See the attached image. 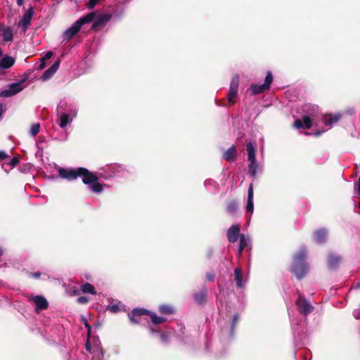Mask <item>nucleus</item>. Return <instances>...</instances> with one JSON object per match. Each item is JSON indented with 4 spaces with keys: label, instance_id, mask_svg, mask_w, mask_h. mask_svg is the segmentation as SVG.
I'll list each match as a JSON object with an SVG mask.
<instances>
[{
    "label": "nucleus",
    "instance_id": "f257e3e1",
    "mask_svg": "<svg viewBox=\"0 0 360 360\" xmlns=\"http://www.w3.org/2000/svg\"><path fill=\"white\" fill-rule=\"evenodd\" d=\"M59 176L68 181L76 179L78 176L82 177V181L85 184L93 182L97 179V176L89 172L84 167H79L77 169H64L60 168L58 170Z\"/></svg>",
    "mask_w": 360,
    "mask_h": 360
},
{
    "label": "nucleus",
    "instance_id": "f03ea898",
    "mask_svg": "<svg viewBox=\"0 0 360 360\" xmlns=\"http://www.w3.org/2000/svg\"><path fill=\"white\" fill-rule=\"evenodd\" d=\"M306 257L307 250L305 248H300L298 252L294 256L292 271L298 278L304 276L307 272L308 267L304 263Z\"/></svg>",
    "mask_w": 360,
    "mask_h": 360
},
{
    "label": "nucleus",
    "instance_id": "7ed1b4c3",
    "mask_svg": "<svg viewBox=\"0 0 360 360\" xmlns=\"http://www.w3.org/2000/svg\"><path fill=\"white\" fill-rule=\"evenodd\" d=\"M95 17V13L91 12L77 20L69 29L63 33L64 40H69L75 36L86 23L91 22Z\"/></svg>",
    "mask_w": 360,
    "mask_h": 360
},
{
    "label": "nucleus",
    "instance_id": "20e7f679",
    "mask_svg": "<svg viewBox=\"0 0 360 360\" xmlns=\"http://www.w3.org/2000/svg\"><path fill=\"white\" fill-rule=\"evenodd\" d=\"M67 108L68 103L66 101H61L58 105V111L60 113L58 120V125L63 129H65L66 126L72 122L73 117L77 115L76 110L71 109L69 112H63L66 110Z\"/></svg>",
    "mask_w": 360,
    "mask_h": 360
},
{
    "label": "nucleus",
    "instance_id": "39448f33",
    "mask_svg": "<svg viewBox=\"0 0 360 360\" xmlns=\"http://www.w3.org/2000/svg\"><path fill=\"white\" fill-rule=\"evenodd\" d=\"M86 349L91 355V360H103V353L98 339L89 338Z\"/></svg>",
    "mask_w": 360,
    "mask_h": 360
},
{
    "label": "nucleus",
    "instance_id": "423d86ee",
    "mask_svg": "<svg viewBox=\"0 0 360 360\" xmlns=\"http://www.w3.org/2000/svg\"><path fill=\"white\" fill-rule=\"evenodd\" d=\"M143 314H149L153 323L159 324L165 321V319L162 316H157L155 313L149 312L145 309H134L131 314H129V318L132 323H137L139 320L136 316H140Z\"/></svg>",
    "mask_w": 360,
    "mask_h": 360
},
{
    "label": "nucleus",
    "instance_id": "0eeeda50",
    "mask_svg": "<svg viewBox=\"0 0 360 360\" xmlns=\"http://www.w3.org/2000/svg\"><path fill=\"white\" fill-rule=\"evenodd\" d=\"M238 83L239 77L238 75H235L234 77H233L231 79L229 91L228 93V101L231 105H232L234 103L235 98L238 95Z\"/></svg>",
    "mask_w": 360,
    "mask_h": 360
},
{
    "label": "nucleus",
    "instance_id": "6e6552de",
    "mask_svg": "<svg viewBox=\"0 0 360 360\" xmlns=\"http://www.w3.org/2000/svg\"><path fill=\"white\" fill-rule=\"evenodd\" d=\"M295 304L300 312L305 316L311 313L314 309L312 305L302 295H299Z\"/></svg>",
    "mask_w": 360,
    "mask_h": 360
},
{
    "label": "nucleus",
    "instance_id": "1a4fd4ad",
    "mask_svg": "<svg viewBox=\"0 0 360 360\" xmlns=\"http://www.w3.org/2000/svg\"><path fill=\"white\" fill-rule=\"evenodd\" d=\"M23 89L22 82H18L11 84L7 89L1 91V96L11 97L13 96Z\"/></svg>",
    "mask_w": 360,
    "mask_h": 360
},
{
    "label": "nucleus",
    "instance_id": "9d476101",
    "mask_svg": "<svg viewBox=\"0 0 360 360\" xmlns=\"http://www.w3.org/2000/svg\"><path fill=\"white\" fill-rule=\"evenodd\" d=\"M33 13L34 8L33 7H30L28 8L27 12L24 14L22 19L20 20L19 22V26L22 27L23 31H25L30 26Z\"/></svg>",
    "mask_w": 360,
    "mask_h": 360
},
{
    "label": "nucleus",
    "instance_id": "9b49d317",
    "mask_svg": "<svg viewBox=\"0 0 360 360\" xmlns=\"http://www.w3.org/2000/svg\"><path fill=\"white\" fill-rule=\"evenodd\" d=\"M31 300L36 306L37 311H42L48 307L47 300L42 296H34L31 297Z\"/></svg>",
    "mask_w": 360,
    "mask_h": 360
},
{
    "label": "nucleus",
    "instance_id": "f8f14e48",
    "mask_svg": "<svg viewBox=\"0 0 360 360\" xmlns=\"http://www.w3.org/2000/svg\"><path fill=\"white\" fill-rule=\"evenodd\" d=\"M239 233V226L232 225L227 231L228 240L231 243H235L238 238Z\"/></svg>",
    "mask_w": 360,
    "mask_h": 360
},
{
    "label": "nucleus",
    "instance_id": "ddd939ff",
    "mask_svg": "<svg viewBox=\"0 0 360 360\" xmlns=\"http://www.w3.org/2000/svg\"><path fill=\"white\" fill-rule=\"evenodd\" d=\"M0 30L2 31V38L4 43L11 42L13 39V30L0 24Z\"/></svg>",
    "mask_w": 360,
    "mask_h": 360
},
{
    "label": "nucleus",
    "instance_id": "4468645a",
    "mask_svg": "<svg viewBox=\"0 0 360 360\" xmlns=\"http://www.w3.org/2000/svg\"><path fill=\"white\" fill-rule=\"evenodd\" d=\"M312 126V122L309 116H304L302 120L297 119L294 122V127L297 129H309Z\"/></svg>",
    "mask_w": 360,
    "mask_h": 360
},
{
    "label": "nucleus",
    "instance_id": "2eb2a0df",
    "mask_svg": "<svg viewBox=\"0 0 360 360\" xmlns=\"http://www.w3.org/2000/svg\"><path fill=\"white\" fill-rule=\"evenodd\" d=\"M59 65V60L55 62L51 68H49L44 72V74L41 76V79L44 81L50 79L53 75V74L58 70Z\"/></svg>",
    "mask_w": 360,
    "mask_h": 360
},
{
    "label": "nucleus",
    "instance_id": "dca6fc26",
    "mask_svg": "<svg viewBox=\"0 0 360 360\" xmlns=\"http://www.w3.org/2000/svg\"><path fill=\"white\" fill-rule=\"evenodd\" d=\"M246 211L252 214L254 210L253 205V186L252 184L250 185L248 192V202L246 205Z\"/></svg>",
    "mask_w": 360,
    "mask_h": 360
},
{
    "label": "nucleus",
    "instance_id": "f3484780",
    "mask_svg": "<svg viewBox=\"0 0 360 360\" xmlns=\"http://www.w3.org/2000/svg\"><path fill=\"white\" fill-rule=\"evenodd\" d=\"M14 63L15 59L13 57L6 56L0 60V70L10 68Z\"/></svg>",
    "mask_w": 360,
    "mask_h": 360
},
{
    "label": "nucleus",
    "instance_id": "a211bd4d",
    "mask_svg": "<svg viewBox=\"0 0 360 360\" xmlns=\"http://www.w3.org/2000/svg\"><path fill=\"white\" fill-rule=\"evenodd\" d=\"M340 119V115H325L323 117V122L326 126H328L329 127H331V126L337 122Z\"/></svg>",
    "mask_w": 360,
    "mask_h": 360
},
{
    "label": "nucleus",
    "instance_id": "6ab92c4d",
    "mask_svg": "<svg viewBox=\"0 0 360 360\" xmlns=\"http://www.w3.org/2000/svg\"><path fill=\"white\" fill-rule=\"evenodd\" d=\"M340 262V257L334 254H330L328 258V264L330 269H335Z\"/></svg>",
    "mask_w": 360,
    "mask_h": 360
},
{
    "label": "nucleus",
    "instance_id": "aec40b11",
    "mask_svg": "<svg viewBox=\"0 0 360 360\" xmlns=\"http://www.w3.org/2000/svg\"><path fill=\"white\" fill-rule=\"evenodd\" d=\"M327 236V231L326 229H320L314 233V239L318 243L325 242Z\"/></svg>",
    "mask_w": 360,
    "mask_h": 360
},
{
    "label": "nucleus",
    "instance_id": "412c9836",
    "mask_svg": "<svg viewBox=\"0 0 360 360\" xmlns=\"http://www.w3.org/2000/svg\"><path fill=\"white\" fill-rule=\"evenodd\" d=\"M240 244L238 248V256L240 257L243 250L248 245L250 240L244 234H241L239 236Z\"/></svg>",
    "mask_w": 360,
    "mask_h": 360
},
{
    "label": "nucleus",
    "instance_id": "4be33fe9",
    "mask_svg": "<svg viewBox=\"0 0 360 360\" xmlns=\"http://www.w3.org/2000/svg\"><path fill=\"white\" fill-rule=\"evenodd\" d=\"M236 150L234 146L229 148L224 154V158L227 161L233 160L236 158Z\"/></svg>",
    "mask_w": 360,
    "mask_h": 360
},
{
    "label": "nucleus",
    "instance_id": "5701e85b",
    "mask_svg": "<svg viewBox=\"0 0 360 360\" xmlns=\"http://www.w3.org/2000/svg\"><path fill=\"white\" fill-rule=\"evenodd\" d=\"M247 152L248 160H255V147L252 142L247 143Z\"/></svg>",
    "mask_w": 360,
    "mask_h": 360
},
{
    "label": "nucleus",
    "instance_id": "b1692460",
    "mask_svg": "<svg viewBox=\"0 0 360 360\" xmlns=\"http://www.w3.org/2000/svg\"><path fill=\"white\" fill-rule=\"evenodd\" d=\"M235 279L236 281L237 286L238 288H243L245 285V283L242 279L241 271L239 268H236L234 270Z\"/></svg>",
    "mask_w": 360,
    "mask_h": 360
},
{
    "label": "nucleus",
    "instance_id": "393cba45",
    "mask_svg": "<svg viewBox=\"0 0 360 360\" xmlns=\"http://www.w3.org/2000/svg\"><path fill=\"white\" fill-rule=\"evenodd\" d=\"M111 18V15L105 13L99 15L94 23V26H98L107 22Z\"/></svg>",
    "mask_w": 360,
    "mask_h": 360
},
{
    "label": "nucleus",
    "instance_id": "a878e982",
    "mask_svg": "<svg viewBox=\"0 0 360 360\" xmlns=\"http://www.w3.org/2000/svg\"><path fill=\"white\" fill-rule=\"evenodd\" d=\"M81 290L84 293H90L92 295H96V292L94 289V287L90 283H85L81 286Z\"/></svg>",
    "mask_w": 360,
    "mask_h": 360
},
{
    "label": "nucleus",
    "instance_id": "bb28decb",
    "mask_svg": "<svg viewBox=\"0 0 360 360\" xmlns=\"http://www.w3.org/2000/svg\"><path fill=\"white\" fill-rule=\"evenodd\" d=\"M250 88H251V90H252L253 94H258L264 92L266 90H268L267 88H266L264 84H261V85L252 84Z\"/></svg>",
    "mask_w": 360,
    "mask_h": 360
},
{
    "label": "nucleus",
    "instance_id": "cd10ccee",
    "mask_svg": "<svg viewBox=\"0 0 360 360\" xmlns=\"http://www.w3.org/2000/svg\"><path fill=\"white\" fill-rule=\"evenodd\" d=\"M249 161L250 162L248 166L250 173L251 176L255 177L257 174V169L258 168V164L256 162V159L254 160L253 161L252 160H249Z\"/></svg>",
    "mask_w": 360,
    "mask_h": 360
},
{
    "label": "nucleus",
    "instance_id": "c85d7f7f",
    "mask_svg": "<svg viewBox=\"0 0 360 360\" xmlns=\"http://www.w3.org/2000/svg\"><path fill=\"white\" fill-rule=\"evenodd\" d=\"M238 203L236 201H231L227 205V212L231 214H234L238 209Z\"/></svg>",
    "mask_w": 360,
    "mask_h": 360
},
{
    "label": "nucleus",
    "instance_id": "c756f323",
    "mask_svg": "<svg viewBox=\"0 0 360 360\" xmlns=\"http://www.w3.org/2000/svg\"><path fill=\"white\" fill-rule=\"evenodd\" d=\"M97 180L98 179L93 182H90L89 184H91L89 187L94 192L100 193L103 188L101 184L96 182Z\"/></svg>",
    "mask_w": 360,
    "mask_h": 360
},
{
    "label": "nucleus",
    "instance_id": "7c9ffc66",
    "mask_svg": "<svg viewBox=\"0 0 360 360\" xmlns=\"http://www.w3.org/2000/svg\"><path fill=\"white\" fill-rule=\"evenodd\" d=\"M159 310L161 313L165 314H171L173 313V309L169 305H161L159 307Z\"/></svg>",
    "mask_w": 360,
    "mask_h": 360
},
{
    "label": "nucleus",
    "instance_id": "2f4dec72",
    "mask_svg": "<svg viewBox=\"0 0 360 360\" xmlns=\"http://www.w3.org/2000/svg\"><path fill=\"white\" fill-rule=\"evenodd\" d=\"M205 297H206V291L205 290V291H202V292L196 294L195 296V300L196 302L200 304L205 301Z\"/></svg>",
    "mask_w": 360,
    "mask_h": 360
},
{
    "label": "nucleus",
    "instance_id": "473e14b6",
    "mask_svg": "<svg viewBox=\"0 0 360 360\" xmlns=\"http://www.w3.org/2000/svg\"><path fill=\"white\" fill-rule=\"evenodd\" d=\"M39 128H40V125L39 123H35V124H33L32 126H31V128H30V134L32 136H37V134L39 133Z\"/></svg>",
    "mask_w": 360,
    "mask_h": 360
},
{
    "label": "nucleus",
    "instance_id": "72a5a7b5",
    "mask_svg": "<svg viewBox=\"0 0 360 360\" xmlns=\"http://www.w3.org/2000/svg\"><path fill=\"white\" fill-rule=\"evenodd\" d=\"M272 80H273V77H272L271 72H267V75L265 78V82L263 84L264 85V86L266 88H267V89H269L270 88V84H271Z\"/></svg>",
    "mask_w": 360,
    "mask_h": 360
},
{
    "label": "nucleus",
    "instance_id": "f704fd0d",
    "mask_svg": "<svg viewBox=\"0 0 360 360\" xmlns=\"http://www.w3.org/2000/svg\"><path fill=\"white\" fill-rule=\"evenodd\" d=\"M108 309L112 313H116L120 311V307L117 304H112L108 307Z\"/></svg>",
    "mask_w": 360,
    "mask_h": 360
},
{
    "label": "nucleus",
    "instance_id": "c9c22d12",
    "mask_svg": "<svg viewBox=\"0 0 360 360\" xmlns=\"http://www.w3.org/2000/svg\"><path fill=\"white\" fill-rule=\"evenodd\" d=\"M101 0H89L86 6L89 8H93Z\"/></svg>",
    "mask_w": 360,
    "mask_h": 360
},
{
    "label": "nucleus",
    "instance_id": "e433bc0d",
    "mask_svg": "<svg viewBox=\"0 0 360 360\" xmlns=\"http://www.w3.org/2000/svg\"><path fill=\"white\" fill-rule=\"evenodd\" d=\"M18 163V159L17 158H13L9 162L10 166L13 168Z\"/></svg>",
    "mask_w": 360,
    "mask_h": 360
},
{
    "label": "nucleus",
    "instance_id": "4c0bfd02",
    "mask_svg": "<svg viewBox=\"0 0 360 360\" xmlns=\"http://www.w3.org/2000/svg\"><path fill=\"white\" fill-rule=\"evenodd\" d=\"M206 278L209 281H213L214 279V276L211 273H207L206 274Z\"/></svg>",
    "mask_w": 360,
    "mask_h": 360
},
{
    "label": "nucleus",
    "instance_id": "58836bf2",
    "mask_svg": "<svg viewBox=\"0 0 360 360\" xmlns=\"http://www.w3.org/2000/svg\"><path fill=\"white\" fill-rule=\"evenodd\" d=\"M77 301L78 302L83 304L87 302L88 300L86 297H78Z\"/></svg>",
    "mask_w": 360,
    "mask_h": 360
},
{
    "label": "nucleus",
    "instance_id": "ea45409f",
    "mask_svg": "<svg viewBox=\"0 0 360 360\" xmlns=\"http://www.w3.org/2000/svg\"><path fill=\"white\" fill-rule=\"evenodd\" d=\"M53 56V53L51 51H48L45 56L43 58V60H48L49 58H51Z\"/></svg>",
    "mask_w": 360,
    "mask_h": 360
},
{
    "label": "nucleus",
    "instance_id": "a19ab883",
    "mask_svg": "<svg viewBox=\"0 0 360 360\" xmlns=\"http://www.w3.org/2000/svg\"><path fill=\"white\" fill-rule=\"evenodd\" d=\"M353 314L356 319H360V309L354 310Z\"/></svg>",
    "mask_w": 360,
    "mask_h": 360
},
{
    "label": "nucleus",
    "instance_id": "79ce46f5",
    "mask_svg": "<svg viewBox=\"0 0 360 360\" xmlns=\"http://www.w3.org/2000/svg\"><path fill=\"white\" fill-rule=\"evenodd\" d=\"M7 157V154L4 151H0V161L4 160Z\"/></svg>",
    "mask_w": 360,
    "mask_h": 360
},
{
    "label": "nucleus",
    "instance_id": "37998d69",
    "mask_svg": "<svg viewBox=\"0 0 360 360\" xmlns=\"http://www.w3.org/2000/svg\"><path fill=\"white\" fill-rule=\"evenodd\" d=\"M160 338L162 342H166L167 340V335H166L165 333H162L160 335Z\"/></svg>",
    "mask_w": 360,
    "mask_h": 360
},
{
    "label": "nucleus",
    "instance_id": "c03bdc74",
    "mask_svg": "<svg viewBox=\"0 0 360 360\" xmlns=\"http://www.w3.org/2000/svg\"><path fill=\"white\" fill-rule=\"evenodd\" d=\"M84 325H85V327L87 328V330H88V333L89 334L90 333V331H91V326L90 325L87 323L86 320L84 321Z\"/></svg>",
    "mask_w": 360,
    "mask_h": 360
},
{
    "label": "nucleus",
    "instance_id": "a18cd8bd",
    "mask_svg": "<svg viewBox=\"0 0 360 360\" xmlns=\"http://www.w3.org/2000/svg\"><path fill=\"white\" fill-rule=\"evenodd\" d=\"M312 110H313V113L311 114V115H316V112L318 111V108L317 107H315V106H313L312 107Z\"/></svg>",
    "mask_w": 360,
    "mask_h": 360
},
{
    "label": "nucleus",
    "instance_id": "49530a36",
    "mask_svg": "<svg viewBox=\"0 0 360 360\" xmlns=\"http://www.w3.org/2000/svg\"><path fill=\"white\" fill-rule=\"evenodd\" d=\"M238 319V315H235V316H233V325H235V324H236V323L237 322Z\"/></svg>",
    "mask_w": 360,
    "mask_h": 360
},
{
    "label": "nucleus",
    "instance_id": "de8ad7c7",
    "mask_svg": "<svg viewBox=\"0 0 360 360\" xmlns=\"http://www.w3.org/2000/svg\"><path fill=\"white\" fill-rule=\"evenodd\" d=\"M32 275L33 277H34L36 278H38L39 277V276H40V273L36 272L34 274H32Z\"/></svg>",
    "mask_w": 360,
    "mask_h": 360
},
{
    "label": "nucleus",
    "instance_id": "09e8293b",
    "mask_svg": "<svg viewBox=\"0 0 360 360\" xmlns=\"http://www.w3.org/2000/svg\"><path fill=\"white\" fill-rule=\"evenodd\" d=\"M18 6H22L24 3V0H16Z\"/></svg>",
    "mask_w": 360,
    "mask_h": 360
},
{
    "label": "nucleus",
    "instance_id": "8fccbe9b",
    "mask_svg": "<svg viewBox=\"0 0 360 360\" xmlns=\"http://www.w3.org/2000/svg\"><path fill=\"white\" fill-rule=\"evenodd\" d=\"M211 183V181L210 180H207L205 182V185L207 186L208 184H210Z\"/></svg>",
    "mask_w": 360,
    "mask_h": 360
},
{
    "label": "nucleus",
    "instance_id": "3c124183",
    "mask_svg": "<svg viewBox=\"0 0 360 360\" xmlns=\"http://www.w3.org/2000/svg\"><path fill=\"white\" fill-rule=\"evenodd\" d=\"M356 288H360V282L356 284Z\"/></svg>",
    "mask_w": 360,
    "mask_h": 360
},
{
    "label": "nucleus",
    "instance_id": "603ef678",
    "mask_svg": "<svg viewBox=\"0 0 360 360\" xmlns=\"http://www.w3.org/2000/svg\"><path fill=\"white\" fill-rule=\"evenodd\" d=\"M44 68V63H41V64L40 65V68H41V69H43Z\"/></svg>",
    "mask_w": 360,
    "mask_h": 360
},
{
    "label": "nucleus",
    "instance_id": "864d4df0",
    "mask_svg": "<svg viewBox=\"0 0 360 360\" xmlns=\"http://www.w3.org/2000/svg\"><path fill=\"white\" fill-rule=\"evenodd\" d=\"M3 254V251L0 248V255H1Z\"/></svg>",
    "mask_w": 360,
    "mask_h": 360
}]
</instances>
